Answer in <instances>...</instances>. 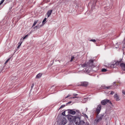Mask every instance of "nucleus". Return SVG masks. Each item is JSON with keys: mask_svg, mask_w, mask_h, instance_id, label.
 <instances>
[{"mask_svg": "<svg viewBox=\"0 0 125 125\" xmlns=\"http://www.w3.org/2000/svg\"><path fill=\"white\" fill-rule=\"evenodd\" d=\"M75 123L77 125H85V124L83 121H81L79 117L75 118Z\"/></svg>", "mask_w": 125, "mask_h": 125, "instance_id": "1", "label": "nucleus"}, {"mask_svg": "<svg viewBox=\"0 0 125 125\" xmlns=\"http://www.w3.org/2000/svg\"><path fill=\"white\" fill-rule=\"evenodd\" d=\"M93 60H90L87 63L83 65L82 67H92L93 66Z\"/></svg>", "mask_w": 125, "mask_h": 125, "instance_id": "2", "label": "nucleus"}, {"mask_svg": "<svg viewBox=\"0 0 125 125\" xmlns=\"http://www.w3.org/2000/svg\"><path fill=\"white\" fill-rule=\"evenodd\" d=\"M103 117V115H100L98 116L97 118L94 121V123L95 124H96L98 122L101 121Z\"/></svg>", "mask_w": 125, "mask_h": 125, "instance_id": "3", "label": "nucleus"}, {"mask_svg": "<svg viewBox=\"0 0 125 125\" xmlns=\"http://www.w3.org/2000/svg\"><path fill=\"white\" fill-rule=\"evenodd\" d=\"M67 116L69 121L71 122L73 121L76 118L75 116L71 115H67Z\"/></svg>", "mask_w": 125, "mask_h": 125, "instance_id": "4", "label": "nucleus"}, {"mask_svg": "<svg viewBox=\"0 0 125 125\" xmlns=\"http://www.w3.org/2000/svg\"><path fill=\"white\" fill-rule=\"evenodd\" d=\"M107 103H109L110 104H111V102L108 100L107 99H104V100H103L101 102V103L102 105H105Z\"/></svg>", "mask_w": 125, "mask_h": 125, "instance_id": "5", "label": "nucleus"}, {"mask_svg": "<svg viewBox=\"0 0 125 125\" xmlns=\"http://www.w3.org/2000/svg\"><path fill=\"white\" fill-rule=\"evenodd\" d=\"M101 108V106L100 104L98 105L96 108V112L98 115L100 113Z\"/></svg>", "mask_w": 125, "mask_h": 125, "instance_id": "6", "label": "nucleus"}, {"mask_svg": "<svg viewBox=\"0 0 125 125\" xmlns=\"http://www.w3.org/2000/svg\"><path fill=\"white\" fill-rule=\"evenodd\" d=\"M67 120L65 118H63L62 120V124L63 125H65L67 122Z\"/></svg>", "mask_w": 125, "mask_h": 125, "instance_id": "7", "label": "nucleus"}, {"mask_svg": "<svg viewBox=\"0 0 125 125\" xmlns=\"http://www.w3.org/2000/svg\"><path fill=\"white\" fill-rule=\"evenodd\" d=\"M120 65L121 69L125 71V64L123 63H120Z\"/></svg>", "mask_w": 125, "mask_h": 125, "instance_id": "8", "label": "nucleus"}, {"mask_svg": "<svg viewBox=\"0 0 125 125\" xmlns=\"http://www.w3.org/2000/svg\"><path fill=\"white\" fill-rule=\"evenodd\" d=\"M121 61H117L115 63V64H112L111 66V67H112L114 68V67H115V65H119V63Z\"/></svg>", "mask_w": 125, "mask_h": 125, "instance_id": "9", "label": "nucleus"}, {"mask_svg": "<svg viewBox=\"0 0 125 125\" xmlns=\"http://www.w3.org/2000/svg\"><path fill=\"white\" fill-rule=\"evenodd\" d=\"M88 84V83L87 82H83L81 83V85L86 86Z\"/></svg>", "mask_w": 125, "mask_h": 125, "instance_id": "10", "label": "nucleus"}, {"mask_svg": "<svg viewBox=\"0 0 125 125\" xmlns=\"http://www.w3.org/2000/svg\"><path fill=\"white\" fill-rule=\"evenodd\" d=\"M68 111L69 113L72 115H74L76 113L75 111L69 109L68 110Z\"/></svg>", "mask_w": 125, "mask_h": 125, "instance_id": "11", "label": "nucleus"}, {"mask_svg": "<svg viewBox=\"0 0 125 125\" xmlns=\"http://www.w3.org/2000/svg\"><path fill=\"white\" fill-rule=\"evenodd\" d=\"M114 98L116 101H118L119 100V97L117 95V94H115L114 96Z\"/></svg>", "mask_w": 125, "mask_h": 125, "instance_id": "12", "label": "nucleus"}, {"mask_svg": "<svg viewBox=\"0 0 125 125\" xmlns=\"http://www.w3.org/2000/svg\"><path fill=\"white\" fill-rule=\"evenodd\" d=\"M52 12V10H49L47 13V14L48 15V17H50Z\"/></svg>", "mask_w": 125, "mask_h": 125, "instance_id": "13", "label": "nucleus"}, {"mask_svg": "<svg viewBox=\"0 0 125 125\" xmlns=\"http://www.w3.org/2000/svg\"><path fill=\"white\" fill-rule=\"evenodd\" d=\"M42 74L41 73H39L38 74L36 77V78H40L42 76Z\"/></svg>", "mask_w": 125, "mask_h": 125, "instance_id": "14", "label": "nucleus"}, {"mask_svg": "<svg viewBox=\"0 0 125 125\" xmlns=\"http://www.w3.org/2000/svg\"><path fill=\"white\" fill-rule=\"evenodd\" d=\"M122 93L123 94L122 95V96L123 97H125V91L124 90H122Z\"/></svg>", "mask_w": 125, "mask_h": 125, "instance_id": "15", "label": "nucleus"}, {"mask_svg": "<svg viewBox=\"0 0 125 125\" xmlns=\"http://www.w3.org/2000/svg\"><path fill=\"white\" fill-rule=\"evenodd\" d=\"M40 28V27L39 26H36L34 27V29L36 30H37L38 29H39Z\"/></svg>", "mask_w": 125, "mask_h": 125, "instance_id": "16", "label": "nucleus"}, {"mask_svg": "<svg viewBox=\"0 0 125 125\" xmlns=\"http://www.w3.org/2000/svg\"><path fill=\"white\" fill-rule=\"evenodd\" d=\"M37 22V21H34V22L33 23V25L32 26V27L33 26H35L36 25V24Z\"/></svg>", "mask_w": 125, "mask_h": 125, "instance_id": "17", "label": "nucleus"}, {"mask_svg": "<svg viewBox=\"0 0 125 125\" xmlns=\"http://www.w3.org/2000/svg\"><path fill=\"white\" fill-rule=\"evenodd\" d=\"M28 36V35H26L24 37H23V38H21V39L22 38H23V40H24L25 39V38H26V37H27Z\"/></svg>", "mask_w": 125, "mask_h": 125, "instance_id": "18", "label": "nucleus"}, {"mask_svg": "<svg viewBox=\"0 0 125 125\" xmlns=\"http://www.w3.org/2000/svg\"><path fill=\"white\" fill-rule=\"evenodd\" d=\"M10 58H9V59H7L5 62V64L6 63H7L8 62V61L10 59Z\"/></svg>", "mask_w": 125, "mask_h": 125, "instance_id": "19", "label": "nucleus"}, {"mask_svg": "<svg viewBox=\"0 0 125 125\" xmlns=\"http://www.w3.org/2000/svg\"><path fill=\"white\" fill-rule=\"evenodd\" d=\"M46 18H45L43 20L42 23L43 24H44V23L45 21H46Z\"/></svg>", "mask_w": 125, "mask_h": 125, "instance_id": "20", "label": "nucleus"}, {"mask_svg": "<svg viewBox=\"0 0 125 125\" xmlns=\"http://www.w3.org/2000/svg\"><path fill=\"white\" fill-rule=\"evenodd\" d=\"M90 41L93 42H96V40L94 39L91 40H90Z\"/></svg>", "mask_w": 125, "mask_h": 125, "instance_id": "21", "label": "nucleus"}, {"mask_svg": "<svg viewBox=\"0 0 125 125\" xmlns=\"http://www.w3.org/2000/svg\"><path fill=\"white\" fill-rule=\"evenodd\" d=\"M107 71L106 69H103L102 70V72H105Z\"/></svg>", "mask_w": 125, "mask_h": 125, "instance_id": "22", "label": "nucleus"}, {"mask_svg": "<svg viewBox=\"0 0 125 125\" xmlns=\"http://www.w3.org/2000/svg\"><path fill=\"white\" fill-rule=\"evenodd\" d=\"M111 86H107L105 87V88H106L107 89H109L111 88Z\"/></svg>", "mask_w": 125, "mask_h": 125, "instance_id": "23", "label": "nucleus"}, {"mask_svg": "<svg viewBox=\"0 0 125 125\" xmlns=\"http://www.w3.org/2000/svg\"><path fill=\"white\" fill-rule=\"evenodd\" d=\"M74 57L73 56H72L71 58V59L70 60L71 62L74 59Z\"/></svg>", "mask_w": 125, "mask_h": 125, "instance_id": "24", "label": "nucleus"}, {"mask_svg": "<svg viewBox=\"0 0 125 125\" xmlns=\"http://www.w3.org/2000/svg\"><path fill=\"white\" fill-rule=\"evenodd\" d=\"M5 0H1V2L0 3V6L3 2Z\"/></svg>", "mask_w": 125, "mask_h": 125, "instance_id": "25", "label": "nucleus"}, {"mask_svg": "<svg viewBox=\"0 0 125 125\" xmlns=\"http://www.w3.org/2000/svg\"><path fill=\"white\" fill-rule=\"evenodd\" d=\"M65 111H64V112H63L62 113V115H63L64 116H65Z\"/></svg>", "mask_w": 125, "mask_h": 125, "instance_id": "26", "label": "nucleus"}, {"mask_svg": "<svg viewBox=\"0 0 125 125\" xmlns=\"http://www.w3.org/2000/svg\"><path fill=\"white\" fill-rule=\"evenodd\" d=\"M65 106V105H62L61 106L60 108H62L64 107Z\"/></svg>", "mask_w": 125, "mask_h": 125, "instance_id": "27", "label": "nucleus"}, {"mask_svg": "<svg viewBox=\"0 0 125 125\" xmlns=\"http://www.w3.org/2000/svg\"><path fill=\"white\" fill-rule=\"evenodd\" d=\"M22 43V42H20L19 43V45L20 46H21Z\"/></svg>", "mask_w": 125, "mask_h": 125, "instance_id": "28", "label": "nucleus"}, {"mask_svg": "<svg viewBox=\"0 0 125 125\" xmlns=\"http://www.w3.org/2000/svg\"><path fill=\"white\" fill-rule=\"evenodd\" d=\"M83 115L84 116H85L86 118H88V116L86 114H83Z\"/></svg>", "mask_w": 125, "mask_h": 125, "instance_id": "29", "label": "nucleus"}, {"mask_svg": "<svg viewBox=\"0 0 125 125\" xmlns=\"http://www.w3.org/2000/svg\"><path fill=\"white\" fill-rule=\"evenodd\" d=\"M77 94H73V96H75L76 95H77Z\"/></svg>", "mask_w": 125, "mask_h": 125, "instance_id": "30", "label": "nucleus"}, {"mask_svg": "<svg viewBox=\"0 0 125 125\" xmlns=\"http://www.w3.org/2000/svg\"><path fill=\"white\" fill-rule=\"evenodd\" d=\"M115 93L113 91H111L110 94H114Z\"/></svg>", "mask_w": 125, "mask_h": 125, "instance_id": "31", "label": "nucleus"}, {"mask_svg": "<svg viewBox=\"0 0 125 125\" xmlns=\"http://www.w3.org/2000/svg\"><path fill=\"white\" fill-rule=\"evenodd\" d=\"M34 83H33L32 85L31 86V88H32L33 86H34Z\"/></svg>", "mask_w": 125, "mask_h": 125, "instance_id": "32", "label": "nucleus"}, {"mask_svg": "<svg viewBox=\"0 0 125 125\" xmlns=\"http://www.w3.org/2000/svg\"><path fill=\"white\" fill-rule=\"evenodd\" d=\"M77 98V97H72L70 98Z\"/></svg>", "mask_w": 125, "mask_h": 125, "instance_id": "33", "label": "nucleus"}, {"mask_svg": "<svg viewBox=\"0 0 125 125\" xmlns=\"http://www.w3.org/2000/svg\"><path fill=\"white\" fill-rule=\"evenodd\" d=\"M116 83V82H114L113 83V84L114 85ZM114 86L115 85H114Z\"/></svg>", "mask_w": 125, "mask_h": 125, "instance_id": "34", "label": "nucleus"}, {"mask_svg": "<svg viewBox=\"0 0 125 125\" xmlns=\"http://www.w3.org/2000/svg\"><path fill=\"white\" fill-rule=\"evenodd\" d=\"M70 96V95L69 94H68V96H67V97H69Z\"/></svg>", "mask_w": 125, "mask_h": 125, "instance_id": "35", "label": "nucleus"}, {"mask_svg": "<svg viewBox=\"0 0 125 125\" xmlns=\"http://www.w3.org/2000/svg\"><path fill=\"white\" fill-rule=\"evenodd\" d=\"M20 45H18V46L17 47V48H19V47H20Z\"/></svg>", "mask_w": 125, "mask_h": 125, "instance_id": "36", "label": "nucleus"}, {"mask_svg": "<svg viewBox=\"0 0 125 125\" xmlns=\"http://www.w3.org/2000/svg\"><path fill=\"white\" fill-rule=\"evenodd\" d=\"M71 101L69 102H68V104H70L71 103Z\"/></svg>", "mask_w": 125, "mask_h": 125, "instance_id": "37", "label": "nucleus"}, {"mask_svg": "<svg viewBox=\"0 0 125 125\" xmlns=\"http://www.w3.org/2000/svg\"><path fill=\"white\" fill-rule=\"evenodd\" d=\"M87 108H86V111H87Z\"/></svg>", "mask_w": 125, "mask_h": 125, "instance_id": "38", "label": "nucleus"}, {"mask_svg": "<svg viewBox=\"0 0 125 125\" xmlns=\"http://www.w3.org/2000/svg\"><path fill=\"white\" fill-rule=\"evenodd\" d=\"M115 85H117V86H118V85H117V84H116V85L115 84Z\"/></svg>", "mask_w": 125, "mask_h": 125, "instance_id": "39", "label": "nucleus"}, {"mask_svg": "<svg viewBox=\"0 0 125 125\" xmlns=\"http://www.w3.org/2000/svg\"><path fill=\"white\" fill-rule=\"evenodd\" d=\"M67 98V97H65V98Z\"/></svg>", "mask_w": 125, "mask_h": 125, "instance_id": "40", "label": "nucleus"}]
</instances>
